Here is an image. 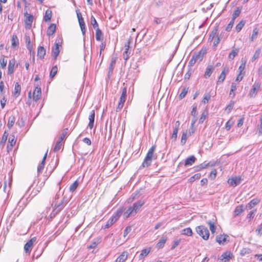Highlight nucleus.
<instances>
[{"label":"nucleus","instance_id":"f257e3e1","mask_svg":"<svg viewBox=\"0 0 262 262\" xmlns=\"http://www.w3.org/2000/svg\"><path fill=\"white\" fill-rule=\"evenodd\" d=\"M156 146L153 145L148 151L146 156L140 166L141 167H147L151 165L152 160H156L157 158V155L154 154L156 150Z\"/></svg>","mask_w":262,"mask_h":262},{"label":"nucleus","instance_id":"f03ea898","mask_svg":"<svg viewBox=\"0 0 262 262\" xmlns=\"http://www.w3.org/2000/svg\"><path fill=\"white\" fill-rule=\"evenodd\" d=\"M144 203V200H141L134 203L132 206H129L124 212L123 214L124 217L128 218L130 215L136 214Z\"/></svg>","mask_w":262,"mask_h":262},{"label":"nucleus","instance_id":"7ed1b4c3","mask_svg":"<svg viewBox=\"0 0 262 262\" xmlns=\"http://www.w3.org/2000/svg\"><path fill=\"white\" fill-rule=\"evenodd\" d=\"M197 233L204 240H208L209 237V231L207 228L203 225L198 226L195 228Z\"/></svg>","mask_w":262,"mask_h":262},{"label":"nucleus","instance_id":"20e7f679","mask_svg":"<svg viewBox=\"0 0 262 262\" xmlns=\"http://www.w3.org/2000/svg\"><path fill=\"white\" fill-rule=\"evenodd\" d=\"M261 83L259 81H255L248 95L250 98H255L259 91Z\"/></svg>","mask_w":262,"mask_h":262},{"label":"nucleus","instance_id":"39448f33","mask_svg":"<svg viewBox=\"0 0 262 262\" xmlns=\"http://www.w3.org/2000/svg\"><path fill=\"white\" fill-rule=\"evenodd\" d=\"M126 88L124 87L122 91V94L120 98V101L117 107V111L121 110L122 108L124 103L126 100Z\"/></svg>","mask_w":262,"mask_h":262},{"label":"nucleus","instance_id":"423d86ee","mask_svg":"<svg viewBox=\"0 0 262 262\" xmlns=\"http://www.w3.org/2000/svg\"><path fill=\"white\" fill-rule=\"evenodd\" d=\"M234 257L233 254L230 251L224 252L219 257L220 262H227Z\"/></svg>","mask_w":262,"mask_h":262},{"label":"nucleus","instance_id":"0eeeda50","mask_svg":"<svg viewBox=\"0 0 262 262\" xmlns=\"http://www.w3.org/2000/svg\"><path fill=\"white\" fill-rule=\"evenodd\" d=\"M121 214V211H118L116 213V215L112 216L106 223L105 224L104 228H108L111 227L114 223H115L119 218Z\"/></svg>","mask_w":262,"mask_h":262},{"label":"nucleus","instance_id":"6e6552de","mask_svg":"<svg viewBox=\"0 0 262 262\" xmlns=\"http://www.w3.org/2000/svg\"><path fill=\"white\" fill-rule=\"evenodd\" d=\"M61 46V42L59 40H56L55 47L52 48V52L54 58L56 59L60 53L59 47Z\"/></svg>","mask_w":262,"mask_h":262},{"label":"nucleus","instance_id":"1a4fd4ad","mask_svg":"<svg viewBox=\"0 0 262 262\" xmlns=\"http://www.w3.org/2000/svg\"><path fill=\"white\" fill-rule=\"evenodd\" d=\"M25 25L26 28L28 29H30L32 27V24L33 20V15L29 14L27 12L25 13Z\"/></svg>","mask_w":262,"mask_h":262},{"label":"nucleus","instance_id":"9d476101","mask_svg":"<svg viewBox=\"0 0 262 262\" xmlns=\"http://www.w3.org/2000/svg\"><path fill=\"white\" fill-rule=\"evenodd\" d=\"M36 237H33L29 240L24 246V250L26 253H30L32 250L33 243L35 242Z\"/></svg>","mask_w":262,"mask_h":262},{"label":"nucleus","instance_id":"9b49d317","mask_svg":"<svg viewBox=\"0 0 262 262\" xmlns=\"http://www.w3.org/2000/svg\"><path fill=\"white\" fill-rule=\"evenodd\" d=\"M241 181L242 179L240 177H234L229 179L228 180V183L232 187H235L240 184Z\"/></svg>","mask_w":262,"mask_h":262},{"label":"nucleus","instance_id":"f8f14e48","mask_svg":"<svg viewBox=\"0 0 262 262\" xmlns=\"http://www.w3.org/2000/svg\"><path fill=\"white\" fill-rule=\"evenodd\" d=\"M228 72H229L228 68H227V67L224 68V69H223V70L219 77L218 80L216 82L217 84H219L224 82V81L226 78V75L228 74Z\"/></svg>","mask_w":262,"mask_h":262},{"label":"nucleus","instance_id":"ddd939ff","mask_svg":"<svg viewBox=\"0 0 262 262\" xmlns=\"http://www.w3.org/2000/svg\"><path fill=\"white\" fill-rule=\"evenodd\" d=\"M41 88L39 87L38 85H36L35 88L33 93V99L35 101H38L41 96Z\"/></svg>","mask_w":262,"mask_h":262},{"label":"nucleus","instance_id":"4468645a","mask_svg":"<svg viewBox=\"0 0 262 262\" xmlns=\"http://www.w3.org/2000/svg\"><path fill=\"white\" fill-rule=\"evenodd\" d=\"M47 154H48V150L47 151V152L45 154V155H44V156L43 157V159H42L41 162L38 166V167H37V173H38V174L42 172V170H43V169L44 168L45 163V161H46V158H47Z\"/></svg>","mask_w":262,"mask_h":262},{"label":"nucleus","instance_id":"2eb2a0df","mask_svg":"<svg viewBox=\"0 0 262 262\" xmlns=\"http://www.w3.org/2000/svg\"><path fill=\"white\" fill-rule=\"evenodd\" d=\"M214 70V68L213 66H208L204 73V78L206 79L209 78L213 73Z\"/></svg>","mask_w":262,"mask_h":262},{"label":"nucleus","instance_id":"dca6fc26","mask_svg":"<svg viewBox=\"0 0 262 262\" xmlns=\"http://www.w3.org/2000/svg\"><path fill=\"white\" fill-rule=\"evenodd\" d=\"M15 63V60L14 58L12 59L9 61L8 69V74L11 75L14 72V66Z\"/></svg>","mask_w":262,"mask_h":262},{"label":"nucleus","instance_id":"f3484780","mask_svg":"<svg viewBox=\"0 0 262 262\" xmlns=\"http://www.w3.org/2000/svg\"><path fill=\"white\" fill-rule=\"evenodd\" d=\"M89 126L90 128H92L94 126V120H95V111L94 110H92L90 112V114L89 116Z\"/></svg>","mask_w":262,"mask_h":262},{"label":"nucleus","instance_id":"a211bd4d","mask_svg":"<svg viewBox=\"0 0 262 262\" xmlns=\"http://www.w3.org/2000/svg\"><path fill=\"white\" fill-rule=\"evenodd\" d=\"M46 49L44 47L40 46L38 47L37 50V57L41 59L44 58L45 55H46Z\"/></svg>","mask_w":262,"mask_h":262},{"label":"nucleus","instance_id":"6ab92c4d","mask_svg":"<svg viewBox=\"0 0 262 262\" xmlns=\"http://www.w3.org/2000/svg\"><path fill=\"white\" fill-rule=\"evenodd\" d=\"M228 236L226 234L217 235L216 237V242L219 244H223L227 241V238Z\"/></svg>","mask_w":262,"mask_h":262},{"label":"nucleus","instance_id":"aec40b11","mask_svg":"<svg viewBox=\"0 0 262 262\" xmlns=\"http://www.w3.org/2000/svg\"><path fill=\"white\" fill-rule=\"evenodd\" d=\"M259 200L257 198L252 199L246 206V208L251 209L255 205L259 203Z\"/></svg>","mask_w":262,"mask_h":262},{"label":"nucleus","instance_id":"412c9836","mask_svg":"<svg viewBox=\"0 0 262 262\" xmlns=\"http://www.w3.org/2000/svg\"><path fill=\"white\" fill-rule=\"evenodd\" d=\"M238 52L239 49L235 48L234 47H233L232 50L228 55V59L230 60H233L234 58V57L238 54Z\"/></svg>","mask_w":262,"mask_h":262},{"label":"nucleus","instance_id":"4be33fe9","mask_svg":"<svg viewBox=\"0 0 262 262\" xmlns=\"http://www.w3.org/2000/svg\"><path fill=\"white\" fill-rule=\"evenodd\" d=\"M127 252L126 251H124L122 253L121 255H120L117 258L116 261V262H124L125 261L127 258Z\"/></svg>","mask_w":262,"mask_h":262},{"label":"nucleus","instance_id":"5701e85b","mask_svg":"<svg viewBox=\"0 0 262 262\" xmlns=\"http://www.w3.org/2000/svg\"><path fill=\"white\" fill-rule=\"evenodd\" d=\"M56 30V25L54 24H52L50 25V26L48 27L47 34L48 36H51L55 32Z\"/></svg>","mask_w":262,"mask_h":262},{"label":"nucleus","instance_id":"b1692460","mask_svg":"<svg viewBox=\"0 0 262 262\" xmlns=\"http://www.w3.org/2000/svg\"><path fill=\"white\" fill-rule=\"evenodd\" d=\"M96 30V39L97 41H101L103 39V35L101 30L98 28Z\"/></svg>","mask_w":262,"mask_h":262},{"label":"nucleus","instance_id":"393cba45","mask_svg":"<svg viewBox=\"0 0 262 262\" xmlns=\"http://www.w3.org/2000/svg\"><path fill=\"white\" fill-rule=\"evenodd\" d=\"M243 205H241L236 207L235 209L233 212L234 216L239 215L242 212L244 211Z\"/></svg>","mask_w":262,"mask_h":262},{"label":"nucleus","instance_id":"a878e982","mask_svg":"<svg viewBox=\"0 0 262 262\" xmlns=\"http://www.w3.org/2000/svg\"><path fill=\"white\" fill-rule=\"evenodd\" d=\"M125 51L123 52V58L125 60H127L129 58L130 53L129 52V46L128 45H125L124 46Z\"/></svg>","mask_w":262,"mask_h":262},{"label":"nucleus","instance_id":"bb28decb","mask_svg":"<svg viewBox=\"0 0 262 262\" xmlns=\"http://www.w3.org/2000/svg\"><path fill=\"white\" fill-rule=\"evenodd\" d=\"M196 158L193 156H190L188 157L185 162V165H191L193 163H194Z\"/></svg>","mask_w":262,"mask_h":262},{"label":"nucleus","instance_id":"cd10ccee","mask_svg":"<svg viewBox=\"0 0 262 262\" xmlns=\"http://www.w3.org/2000/svg\"><path fill=\"white\" fill-rule=\"evenodd\" d=\"M150 249H144L141 251L140 254L139 255V259H142L144 258L150 252Z\"/></svg>","mask_w":262,"mask_h":262},{"label":"nucleus","instance_id":"c85d7f7f","mask_svg":"<svg viewBox=\"0 0 262 262\" xmlns=\"http://www.w3.org/2000/svg\"><path fill=\"white\" fill-rule=\"evenodd\" d=\"M52 17V11L51 10L48 9L46 10L45 15L43 17V20L47 22L51 20Z\"/></svg>","mask_w":262,"mask_h":262},{"label":"nucleus","instance_id":"c756f323","mask_svg":"<svg viewBox=\"0 0 262 262\" xmlns=\"http://www.w3.org/2000/svg\"><path fill=\"white\" fill-rule=\"evenodd\" d=\"M19 44L18 39L16 35H13L11 39V46L14 48L17 47Z\"/></svg>","mask_w":262,"mask_h":262},{"label":"nucleus","instance_id":"7c9ffc66","mask_svg":"<svg viewBox=\"0 0 262 262\" xmlns=\"http://www.w3.org/2000/svg\"><path fill=\"white\" fill-rule=\"evenodd\" d=\"M177 123H178V125L174 127L171 137V138L174 140H176L177 138V134L179 130V127L180 125V122L179 121H177Z\"/></svg>","mask_w":262,"mask_h":262},{"label":"nucleus","instance_id":"2f4dec72","mask_svg":"<svg viewBox=\"0 0 262 262\" xmlns=\"http://www.w3.org/2000/svg\"><path fill=\"white\" fill-rule=\"evenodd\" d=\"M78 21L82 33L83 35H84L85 33V27L84 19L83 18H81L80 20H78Z\"/></svg>","mask_w":262,"mask_h":262},{"label":"nucleus","instance_id":"473e14b6","mask_svg":"<svg viewBox=\"0 0 262 262\" xmlns=\"http://www.w3.org/2000/svg\"><path fill=\"white\" fill-rule=\"evenodd\" d=\"M181 233L183 235L190 236L192 235V231L190 227H188L183 229Z\"/></svg>","mask_w":262,"mask_h":262},{"label":"nucleus","instance_id":"72a5a7b5","mask_svg":"<svg viewBox=\"0 0 262 262\" xmlns=\"http://www.w3.org/2000/svg\"><path fill=\"white\" fill-rule=\"evenodd\" d=\"M21 91V86L20 84L18 83H16L15 84V88H14V94L15 96L17 97L18 95H20Z\"/></svg>","mask_w":262,"mask_h":262},{"label":"nucleus","instance_id":"f704fd0d","mask_svg":"<svg viewBox=\"0 0 262 262\" xmlns=\"http://www.w3.org/2000/svg\"><path fill=\"white\" fill-rule=\"evenodd\" d=\"M65 204H66V202L64 201V198H63L60 203H59L58 204L56 203L55 204L54 206L56 208H57L58 209V210L61 211L64 207Z\"/></svg>","mask_w":262,"mask_h":262},{"label":"nucleus","instance_id":"c9c22d12","mask_svg":"<svg viewBox=\"0 0 262 262\" xmlns=\"http://www.w3.org/2000/svg\"><path fill=\"white\" fill-rule=\"evenodd\" d=\"M15 121V118L14 116H11L9 118L8 122V127L11 128L14 125Z\"/></svg>","mask_w":262,"mask_h":262},{"label":"nucleus","instance_id":"e433bc0d","mask_svg":"<svg viewBox=\"0 0 262 262\" xmlns=\"http://www.w3.org/2000/svg\"><path fill=\"white\" fill-rule=\"evenodd\" d=\"M25 40H26V43L27 44V47L28 49L31 51L32 50V45H31L30 37L29 35H25Z\"/></svg>","mask_w":262,"mask_h":262},{"label":"nucleus","instance_id":"4c0bfd02","mask_svg":"<svg viewBox=\"0 0 262 262\" xmlns=\"http://www.w3.org/2000/svg\"><path fill=\"white\" fill-rule=\"evenodd\" d=\"M236 90V85L234 82H232L231 85V89L229 93V96L232 95V97L235 96V91Z\"/></svg>","mask_w":262,"mask_h":262},{"label":"nucleus","instance_id":"58836bf2","mask_svg":"<svg viewBox=\"0 0 262 262\" xmlns=\"http://www.w3.org/2000/svg\"><path fill=\"white\" fill-rule=\"evenodd\" d=\"M193 57H194L195 60L196 62H200L201 61L203 58V55L201 53H198L197 54H194L192 55Z\"/></svg>","mask_w":262,"mask_h":262},{"label":"nucleus","instance_id":"ea45409f","mask_svg":"<svg viewBox=\"0 0 262 262\" xmlns=\"http://www.w3.org/2000/svg\"><path fill=\"white\" fill-rule=\"evenodd\" d=\"M116 62V58L112 57L109 67V73L112 72L114 68Z\"/></svg>","mask_w":262,"mask_h":262},{"label":"nucleus","instance_id":"a19ab883","mask_svg":"<svg viewBox=\"0 0 262 262\" xmlns=\"http://www.w3.org/2000/svg\"><path fill=\"white\" fill-rule=\"evenodd\" d=\"M78 182L77 181H75L73 183H72L70 186V188H69V190L70 191L73 192L74 191H75L76 190V189H77V187L78 186Z\"/></svg>","mask_w":262,"mask_h":262},{"label":"nucleus","instance_id":"79ce46f5","mask_svg":"<svg viewBox=\"0 0 262 262\" xmlns=\"http://www.w3.org/2000/svg\"><path fill=\"white\" fill-rule=\"evenodd\" d=\"M91 24L93 26L94 29H97L99 28L98 24L95 18L93 15H92V16L91 17Z\"/></svg>","mask_w":262,"mask_h":262},{"label":"nucleus","instance_id":"37998d69","mask_svg":"<svg viewBox=\"0 0 262 262\" xmlns=\"http://www.w3.org/2000/svg\"><path fill=\"white\" fill-rule=\"evenodd\" d=\"M57 70L58 69L57 66H55L52 67L50 73V77L51 78H53L56 75L57 72Z\"/></svg>","mask_w":262,"mask_h":262},{"label":"nucleus","instance_id":"c03bdc74","mask_svg":"<svg viewBox=\"0 0 262 262\" xmlns=\"http://www.w3.org/2000/svg\"><path fill=\"white\" fill-rule=\"evenodd\" d=\"M240 13L241 10L238 8H237L234 11L232 14V20H233L234 21L235 19L239 15Z\"/></svg>","mask_w":262,"mask_h":262},{"label":"nucleus","instance_id":"a18cd8bd","mask_svg":"<svg viewBox=\"0 0 262 262\" xmlns=\"http://www.w3.org/2000/svg\"><path fill=\"white\" fill-rule=\"evenodd\" d=\"M208 225L209 226L210 230L212 234H214L215 232L216 228L214 226V224L211 221H208Z\"/></svg>","mask_w":262,"mask_h":262},{"label":"nucleus","instance_id":"49530a36","mask_svg":"<svg viewBox=\"0 0 262 262\" xmlns=\"http://www.w3.org/2000/svg\"><path fill=\"white\" fill-rule=\"evenodd\" d=\"M166 241V238L162 237L157 243V247L159 248L163 247Z\"/></svg>","mask_w":262,"mask_h":262},{"label":"nucleus","instance_id":"de8ad7c7","mask_svg":"<svg viewBox=\"0 0 262 262\" xmlns=\"http://www.w3.org/2000/svg\"><path fill=\"white\" fill-rule=\"evenodd\" d=\"M245 25V21L241 20L235 27V29L237 32H239Z\"/></svg>","mask_w":262,"mask_h":262},{"label":"nucleus","instance_id":"09e8293b","mask_svg":"<svg viewBox=\"0 0 262 262\" xmlns=\"http://www.w3.org/2000/svg\"><path fill=\"white\" fill-rule=\"evenodd\" d=\"M201 177V175L200 173H196L194 175H193L192 177L190 178V179H189V181L190 182H193V181H194L196 180L200 179Z\"/></svg>","mask_w":262,"mask_h":262},{"label":"nucleus","instance_id":"8fccbe9b","mask_svg":"<svg viewBox=\"0 0 262 262\" xmlns=\"http://www.w3.org/2000/svg\"><path fill=\"white\" fill-rule=\"evenodd\" d=\"M251 252V250L249 248H243L241 250L240 254L242 256H245V255H246L247 254H248L250 253Z\"/></svg>","mask_w":262,"mask_h":262},{"label":"nucleus","instance_id":"3c124183","mask_svg":"<svg viewBox=\"0 0 262 262\" xmlns=\"http://www.w3.org/2000/svg\"><path fill=\"white\" fill-rule=\"evenodd\" d=\"M187 133L186 132H184L183 134H182V137H181V143L182 145H184L186 142V141H187Z\"/></svg>","mask_w":262,"mask_h":262},{"label":"nucleus","instance_id":"603ef678","mask_svg":"<svg viewBox=\"0 0 262 262\" xmlns=\"http://www.w3.org/2000/svg\"><path fill=\"white\" fill-rule=\"evenodd\" d=\"M187 92H188V88H184L182 89V90L179 95L180 99H181L183 98L187 94Z\"/></svg>","mask_w":262,"mask_h":262},{"label":"nucleus","instance_id":"864d4df0","mask_svg":"<svg viewBox=\"0 0 262 262\" xmlns=\"http://www.w3.org/2000/svg\"><path fill=\"white\" fill-rule=\"evenodd\" d=\"M207 115V112H206L205 111H204L202 113V114L201 115V117H200V118L199 119V123H203L204 121L206 119Z\"/></svg>","mask_w":262,"mask_h":262},{"label":"nucleus","instance_id":"5fc2aeb1","mask_svg":"<svg viewBox=\"0 0 262 262\" xmlns=\"http://www.w3.org/2000/svg\"><path fill=\"white\" fill-rule=\"evenodd\" d=\"M8 136V134L5 131L3 135L2 140L0 142L1 144H4L6 143L7 139Z\"/></svg>","mask_w":262,"mask_h":262},{"label":"nucleus","instance_id":"6e6d98bb","mask_svg":"<svg viewBox=\"0 0 262 262\" xmlns=\"http://www.w3.org/2000/svg\"><path fill=\"white\" fill-rule=\"evenodd\" d=\"M233 124V121L231 120H229L226 123L225 128L227 130H230L231 126Z\"/></svg>","mask_w":262,"mask_h":262},{"label":"nucleus","instance_id":"4d7b16f0","mask_svg":"<svg viewBox=\"0 0 262 262\" xmlns=\"http://www.w3.org/2000/svg\"><path fill=\"white\" fill-rule=\"evenodd\" d=\"M61 144H62L61 142L58 140L56 143V145H55L54 148V151L57 152L58 150H59L61 148Z\"/></svg>","mask_w":262,"mask_h":262},{"label":"nucleus","instance_id":"13d9d810","mask_svg":"<svg viewBox=\"0 0 262 262\" xmlns=\"http://www.w3.org/2000/svg\"><path fill=\"white\" fill-rule=\"evenodd\" d=\"M256 210L255 209L254 210L251 211L247 215V218L249 219V222L252 219L255 215V213L256 212Z\"/></svg>","mask_w":262,"mask_h":262},{"label":"nucleus","instance_id":"bf43d9fd","mask_svg":"<svg viewBox=\"0 0 262 262\" xmlns=\"http://www.w3.org/2000/svg\"><path fill=\"white\" fill-rule=\"evenodd\" d=\"M258 33V30L257 28H255L253 29L252 35L251 37V41H253V40L256 38Z\"/></svg>","mask_w":262,"mask_h":262},{"label":"nucleus","instance_id":"052dcab7","mask_svg":"<svg viewBox=\"0 0 262 262\" xmlns=\"http://www.w3.org/2000/svg\"><path fill=\"white\" fill-rule=\"evenodd\" d=\"M5 56H3V58H1L0 60V64L2 68L4 69L6 68L7 61L5 59Z\"/></svg>","mask_w":262,"mask_h":262},{"label":"nucleus","instance_id":"680f3d73","mask_svg":"<svg viewBox=\"0 0 262 262\" xmlns=\"http://www.w3.org/2000/svg\"><path fill=\"white\" fill-rule=\"evenodd\" d=\"M210 98L211 96L209 94H205L202 100V102L204 104L207 103L208 102V101L210 100Z\"/></svg>","mask_w":262,"mask_h":262},{"label":"nucleus","instance_id":"e2e57ef3","mask_svg":"<svg viewBox=\"0 0 262 262\" xmlns=\"http://www.w3.org/2000/svg\"><path fill=\"white\" fill-rule=\"evenodd\" d=\"M260 53V50L259 49H258L257 50H256L254 54L253 57H252V61H254V60L257 59L259 56Z\"/></svg>","mask_w":262,"mask_h":262},{"label":"nucleus","instance_id":"0e129e2a","mask_svg":"<svg viewBox=\"0 0 262 262\" xmlns=\"http://www.w3.org/2000/svg\"><path fill=\"white\" fill-rule=\"evenodd\" d=\"M255 232H256V234L260 237L262 235V223L258 226V227L256 229Z\"/></svg>","mask_w":262,"mask_h":262},{"label":"nucleus","instance_id":"69168bd1","mask_svg":"<svg viewBox=\"0 0 262 262\" xmlns=\"http://www.w3.org/2000/svg\"><path fill=\"white\" fill-rule=\"evenodd\" d=\"M234 104V102L232 101L230 102V103L227 106L226 110L228 112H230L233 107Z\"/></svg>","mask_w":262,"mask_h":262},{"label":"nucleus","instance_id":"338daca9","mask_svg":"<svg viewBox=\"0 0 262 262\" xmlns=\"http://www.w3.org/2000/svg\"><path fill=\"white\" fill-rule=\"evenodd\" d=\"M234 23V21L233 20L231 19V20L230 21V23L228 24V25H227V26L226 28V30L227 31H230L231 30V29L233 26Z\"/></svg>","mask_w":262,"mask_h":262},{"label":"nucleus","instance_id":"774afa93","mask_svg":"<svg viewBox=\"0 0 262 262\" xmlns=\"http://www.w3.org/2000/svg\"><path fill=\"white\" fill-rule=\"evenodd\" d=\"M217 32V29H215L210 33L209 35V40H212L215 37Z\"/></svg>","mask_w":262,"mask_h":262}]
</instances>
